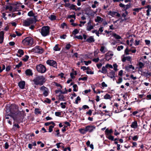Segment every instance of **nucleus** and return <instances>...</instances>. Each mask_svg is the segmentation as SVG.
<instances>
[{"label":"nucleus","mask_w":151,"mask_h":151,"mask_svg":"<svg viewBox=\"0 0 151 151\" xmlns=\"http://www.w3.org/2000/svg\"><path fill=\"white\" fill-rule=\"evenodd\" d=\"M24 114V111L17 110L14 113V116L13 117L14 120L18 123L22 122Z\"/></svg>","instance_id":"f257e3e1"},{"label":"nucleus","mask_w":151,"mask_h":151,"mask_svg":"<svg viewBox=\"0 0 151 151\" xmlns=\"http://www.w3.org/2000/svg\"><path fill=\"white\" fill-rule=\"evenodd\" d=\"M34 84L36 85L42 86L45 82V78L43 76H37L33 80Z\"/></svg>","instance_id":"f03ea898"},{"label":"nucleus","mask_w":151,"mask_h":151,"mask_svg":"<svg viewBox=\"0 0 151 151\" xmlns=\"http://www.w3.org/2000/svg\"><path fill=\"white\" fill-rule=\"evenodd\" d=\"M22 43L24 46H32L34 43V40L31 37H27L22 40Z\"/></svg>","instance_id":"7ed1b4c3"},{"label":"nucleus","mask_w":151,"mask_h":151,"mask_svg":"<svg viewBox=\"0 0 151 151\" xmlns=\"http://www.w3.org/2000/svg\"><path fill=\"white\" fill-rule=\"evenodd\" d=\"M50 27L49 26L42 27L40 32L42 35L43 37L49 35L50 34Z\"/></svg>","instance_id":"20e7f679"},{"label":"nucleus","mask_w":151,"mask_h":151,"mask_svg":"<svg viewBox=\"0 0 151 151\" xmlns=\"http://www.w3.org/2000/svg\"><path fill=\"white\" fill-rule=\"evenodd\" d=\"M36 68L38 72L42 73H45L46 71V68L45 66L41 64L37 65Z\"/></svg>","instance_id":"39448f33"},{"label":"nucleus","mask_w":151,"mask_h":151,"mask_svg":"<svg viewBox=\"0 0 151 151\" xmlns=\"http://www.w3.org/2000/svg\"><path fill=\"white\" fill-rule=\"evenodd\" d=\"M44 50L40 46H37L32 49L33 52L39 54H42L44 52Z\"/></svg>","instance_id":"423d86ee"},{"label":"nucleus","mask_w":151,"mask_h":151,"mask_svg":"<svg viewBox=\"0 0 151 151\" xmlns=\"http://www.w3.org/2000/svg\"><path fill=\"white\" fill-rule=\"evenodd\" d=\"M46 63L50 66H52L56 68H57V64L56 61L53 60H48L46 61Z\"/></svg>","instance_id":"0eeeda50"},{"label":"nucleus","mask_w":151,"mask_h":151,"mask_svg":"<svg viewBox=\"0 0 151 151\" xmlns=\"http://www.w3.org/2000/svg\"><path fill=\"white\" fill-rule=\"evenodd\" d=\"M23 25L25 27H28L31 24H34V23L32 21V19H31V18H29L25 20L24 21Z\"/></svg>","instance_id":"6e6552de"},{"label":"nucleus","mask_w":151,"mask_h":151,"mask_svg":"<svg viewBox=\"0 0 151 151\" xmlns=\"http://www.w3.org/2000/svg\"><path fill=\"white\" fill-rule=\"evenodd\" d=\"M40 90L43 91V94L45 97H46L48 95V89L44 86H42L40 88Z\"/></svg>","instance_id":"1a4fd4ad"},{"label":"nucleus","mask_w":151,"mask_h":151,"mask_svg":"<svg viewBox=\"0 0 151 151\" xmlns=\"http://www.w3.org/2000/svg\"><path fill=\"white\" fill-rule=\"evenodd\" d=\"M113 52L111 51H109L105 55L106 59L109 61L112 58L111 56L113 55Z\"/></svg>","instance_id":"9d476101"},{"label":"nucleus","mask_w":151,"mask_h":151,"mask_svg":"<svg viewBox=\"0 0 151 151\" xmlns=\"http://www.w3.org/2000/svg\"><path fill=\"white\" fill-rule=\"evenodd\" d=\"M87 132H88L89 133L92 132L96 129V127L93 125H88L86 127Z\"/></svg>","instance_id":"9b49d317"},{"label":"nucleus","mask_w":151,"mask_h":151,"mask_svg":"<svg viewBox=\"0 0 151 151\" xmlns=\"http://www.w3.org/2000/svg\"><path fill=\"white\" fill-rule=\"evenodd\" d=\"M115 71L113 70H111L109 73H107V76L109 77L110 78H113L115 77Z\"/></svg>","instance_id":"f8f14e48"},{"label":"nucleus","mask_w":151,"mask_h":151,"mask_svg":"<svg viewBox=\"0 0 151 151\" xmlns=\"http://www.w3.org/2000/svg\"><path fill=\"white\" fill-rule=\"evenodd\" d=\"M25 85V82L24 81H21L18 83V86L20 88L23 89L24 88Z\"/></svg>","instance_id":"ddd939ff"},{"label":"nucleus","mask_w":151,"mask_h":151,"mask_svg":"<svg viewBox=\"0 0 151 151\" xmlns=\"http://www.w3.org/2000/svg\"><path fill=\"white\" fill-rule=\"evenodd\" d=\"M4 32L3 31H1L0 32V43H2L4 40Z\"/></svg>","instance_id":"4468645a"},{"label":"nucleus","mask_w":151,"mask_h":151,"mask_svg":"<svg viewBox=\"0 0 151 151\" xmlns=\"http://www.w3.org/2000/svg\"><path fill=\"white\" fill-rule=\"evenodd\" d=\"M25 73L27 76H32L33 75L32 70L30 69L26 70L25 71Z\"/></svg>","instance_id":"2eb2a0df"},{"label":"nucleus","mask_w":151,"mask_h":151,"mask_svg":"<svg viewBox=\"0 0 151 151\" xmlns=\"http://www.w3.org/2000/svg\"><path fill=\"white\" fill-rule=\"evenodd\" d=\"M86 41L89 43L94 42L95 40L93 36H90L86 40Z\"/></svg>","instance_id":"dca6fc26"},{"label":"nucleus","mask_w":151,"mask_h":151,"mask_svg":"<svg viewBox=\"0 0 151 151\" xmlns=\"http://www.w3.org/2000/svg\"><path fill=\"white\" fill-rule=\"evenodd\" d=\"M130 126L132 128L134 129H136L137 128V122L135 121L132 122Z\"/></svg>","instance_id":"f3484780"},{"label":"nucleus","mask_w":151,"mask_h":151,"mask_svg":"<svg viewBox=\"0 0 151 151\" xmlns=\"http://www.w3.org/2000/svg\"><path fill=\"white\" fill-rule=\"evenodd\" d=\"M99 72H101V73H103L104 74H106L107 72V70L106 69V66L105 67L103 66L102 67L101 70H100L99 71Z\"/></svg>","instance_id":"a211bd4d"},{"label":"nucleus","mask_w":151,"mask_h":151,"mask_svg":"<svg viewBox=\"0 0 151 151\" xmlns=\"http://www.w3.org/2000/svg\"><path fill=\"white\" fill-rule=\"evenodd\" d=\"M105 132L106 136H107L110 135V134L113 132V131L112 129L109 130L108 129H106Z\"/></svg>","instance_id":"6ab92c4d"},{"label":"nucleus","mask_w":151,"mask_h":151,"mask_svg":"<svg viewBox=\"0 0 151 151\" xmlns=\"http://www.w3.org/2000/svg\"><path fill=\"white\" fill-rule=\"evenodd\" d=\"M86 127L85 128H81L79 129V131L81 134H84L86 133L87 131L86 130Z\"/></svg>","instance_id":"aec40b11"},{"label":"nucleus","mask_w":151,"mask_h":151,"mask_svg":"<svg viewBox=\"0 0 151 151\" xmlns=\"http://www.w3.org/2000/svg\"><path fill=\"white\" fill-rule=\"evenodd\" d=\"M103 19L101 18L100 17L97 16L96 19H95V21L96 22H102Z\"/></svg>","instance_id":"412c9836"},{"label":"nucleus","mask_w":151,"mask_h":151,"mask_svg":"<svg viewBox=\"0 0 151 151\" xmlns=\"http://www.w3.org/2000/svg\"><path fill=\"white\" fill-rule=\"evenodd\" d=\"M20 128V126L18 124H15L13 125L12 129L14 130H16L17 128L19 129Z\"/></svg>","instance_id":"4be33fe9"},{"label":"nucleus","mask_w":151,"mask_h":151,"mask_svg":"<svg viewBox=\"0 0 151 151\" xmlns=\"http://www.w3.org/2000/svg\"><path fill=\"white\" fill-rule=\"evenodd\" d=\"M93 29V26L90 24V25H88L86 27V30L88 31H91Z\"/></svg>","instance_id":"5701e85b"},{"label":"nucleus","mask_w":151,"mask_h":151,"mask_svg":"<svg viewBox=\"0 0 151 151\" xmlns=\"http://www.w3.org/2000/svg\"><path fill=\"white\" fill-rule=\"evenodd\" d=\"M50 124H52L53 125V126H55V123H54L52 121H51L50 122H47L45 124V126H49V125H50Z\"/></svg>","instance_id":"b1692460"},{"label":"nucleus","mask_w":151,"mask_h":151,"mask_svg":"<svg viewBox=\"0 0 151 151\" xmlns=\"http://www.w3.org/2000/svg\"><path fill=\"white\" fill-rule=\"evenodd\" d=\"M58 97L59 100L60 101H65L64 99L65 97L63 95L60 94L58 96Z\"/></svg>","instance_id":"393cba45"},{"label":"nucleus","mask_w":151,"mask_h":151,"mask_svg":"<svg viewBox=\"0 0 151 151\" xmlns=\"http://www.w3.org/2000/svg\"><path fill=\"white\" fill-rule=\"evenodd\" d=\"M58 44H56L53 48V50L55 51H60V48L59 47Z\"/></svg>","instance_id":"a878e982"},{"label":"nucleus","mask_w":151,"mask_h":151,"mask_svg":"<svg viewBox=\"0 0 151 151\" xmlns=\"http://www.w3.org/2000/svg\"><path fill=\"white\" fill-rule=\"evenodd\" d=\"M116 13H117L116 12L110 11L108 14L111 15L112 17H114V16L116 15Z\"/></svg>","instance_id":"bb28decb"},{"label":"nucleus","mask_w":151,"mask_h":151,"mask_svg":"<svg viewBox=\"0 0 151 151\" xmlns=\"http://www.w3.org/2000/svg\"><path fill=\"white\" fill-rule=\"evenodd\" d=\"M76 6L75 5L73 4H72L70 5V6L69 7V8L70 9H73V10H75L76 11L77 10V9H76Z\"/></svg>","instance_id":"cd10ccee"},{"label":"nucleus","mask_w":151,"mask_h":151,"mask_svg":"<svg viewBox=\"0 0 151 151\" xmlns=\"http://www.w3.org/2000/svg\"><path fill=\"white\" fill-rule=\"evenodd\" d=\"M49 18L52 21H54L56 20V17L55 15H51L50 17H49Z\"/></svg>","instance_id":"c85d7f7f"},{"label":"nucleus","mask_w":151,"mask_h":151,"mask_svg":"<svg viewBox=\"0 0 151 151\" xmlns=\"http://www.w3.org/2000/svg\"><path fill=\"white\" fill-rule=\"evenodd\" d=\"M73 13H74L73 15H70L68 16V18H73L74 19H76V16L75 15V12H73Z\"/></svg>","instance_id":"c756f323"},{"label":"nucleus","mask_w":151,"mask_h":151,"mask_svg":"<svg viewBox=\"0 0 151 151\" xmlns=\"http://www.w3.org/2000/svg\"><path fill=\"white\" fill-rule=\"evenodd\" d=\"M34 13H33L32 10H31L28 13L27 15L30 17H32L34 15Z\"/></svg>","instance_id":"7c9ffc66"},{"label":"nucleus","mask_w":151,"mask_h":151,"mask_svg":"<svg viewBox=\"0 0 151 151\" xmlns=\"http://www.w3.org/2000/svg\"><path fill=\"white\" fill-rule=\"evenodd\" d=\"M32 17H33V18H31V19H32V21L34 23V24L37 21V16H35V15L34 16H33Z\"/></svg>","instance_id":"2f4dec72"},{"label":"nucleus","mask_w":151,"mask_h":151,"mask_svg":"<svg viewBox=\"0 0 151 151\" xmlns=\"http://www.w3.org/2000/svg\"><path fill=\"white\" fill-rule=\"evenodd\" d=\"M113 37L117 39H119L121 38V37L119 35L116 33H114L113 35Z\"/></svg>","instance_id":"473e14b6"},{"label":"nucleus","mask_w":151,"mask_h":151,"mask_svg":"<svg viewBox=\"0 0 151 151\" xmlns=\"http://www.w3.org/2000/svg\"><path fill=\"white\" fill-rule=\"evenodd\" d=\"M106 137L110 140H111V141H113L114 140V137L111 135L106 136Z\"/></svg>","instance_id":"72a5a7b5"},{"label":"nucleus","mask_w":151,"mask_h":151,"mask_svg":"<svg viewBox=\"0 0 151 151\" xmlns=\"http://www.w3.org/2000/svg\"><path fill=\"white\" fill-rule=\"evenodd\" d=\"M73 91H74L76 92L78 91V87L76 84H74L73 86Z\"/></svg>","instance_id":"f704fd0d"},{"label":"nucleus","mask_w":151,"mask_h":151,"mask_svg":"<svg viewBox=\"0 0 151 151\" xmlns=\"http://www.w3.org/2000/svg\"><path fill=\"white\" fill-rule=\"evenodd\" d=\"M104 98L106 99H110L111 97L109 94L107 93L104 96Z\"/></svg>","instance_id":"c9c22d12"},{"label":"nucleus","mask_w":151,"mask_h":151,"mask_svg":"<svg viewBox=\"0 0 151 151\" xmlns=\"http://www.w3.org/2000/svg\"><path fill=\"white\" fill-rule=\"evenodd\" d=\"M22 65V61H20L18 64H17L16 65L15 67L14 68V69L16 68H19Z\"/></svg>","instance_id":"e433bc0d"},{"label":"nucleus","mask_w":151,"mask_h":151,"mask_svg":"<svg viewBox=\"0 0 151 151\" xmlns=\"http://www.w3.org/2000/svg\"><path fill=\"white\" fill-rule=\"evenodd\" d=\"M29 58V56L27 55H25L24 57L22 59V60L24 62L27 61Z\"/></svg>","instance_id":"4c0bfd02"},{"label":"nucleus","mask_w":151,"mask_h":151,"mask_svg":"<svg viewBox=\"0 0 151 151\" xmlns=\"http://www.w3.org/2000/svg\"><path fill=\"white\" fill-rule=\"evenodd\" d=\"M79 30L77 29H75L72 32V34L73 35H76L79 33Z\"/></svg>","instance_id":"58836bf2"},{"label":"nucleus","mask_w":151,"mask_h":151,"mask_svg":"<svg viewBox=\"0 0 151 151\" xmlns=\"http://www.w3.org/2000/svg\"><path fill=\"white\" fill-rule=\"evenodd\" d=\"M18 53L21 55H23L24 52L23 50L22 49H19L18 51Z\"/></svg>","instance_id":"ea45409f"},{"label":"nucleus","mask_w":151,"mask_h":151,"mask_svg":"<svg viewBox=\"0 0 151 151\" xmlns=\"http://www.w3.org/2000/svg\"><path fill=\"white\" fill-rule=\"evenodd\" d=\"M44 103H47L48 104H50L51 102L50 99H49L48 98H46V100L43 101Z\"/></svg>","instance_id":"a19ab883"},{"label":"nucleus","mask_w":151,"mask_h":151,"mask_svg":"<svg viewBox=\"0 0 151 151\" xmlns=\"http://www.w3.org/2000/svg\"><path fill=\"white\" fill-rule=\"evenodd\" d=\"M145 49H147L148 50L149 49V48L148 47H144L142 49V52H143V53H144V54H145V55H149V53H147L146 52H145L144 51L145 50Z\"/></svg>","instance_id":"79ce46f5"},{"label":"nucleus","mask_w":151,"mask_h":151,"mask_svg":"<svg viewBox=\"0 0 151 151\" xmlns=\"http://www.w3.org/2000/svg\"><path fill=\"white\" fill-rule=\"evenodd\" d=\"M72 46V45H71L69 43V44H67L66 45L65 48L66 50H68Z\"/></svg>","instance_id":"37998d69"},{"label":"nucleus","mask_w":151,"mask_h":151,"mask_svg":"<svg viewBox=\"0 0 151 151\" xmlns=\"http://www.w3.org/2000/svg\"><path fill=\"white\" fill-rule=\"evenodd\" d=\"M55 126L50 125L49 126V132H51L53 131V128Z\"/></svg>","instance_id":"c03bdc74"},{"label":"nucleus","mask_w":151,"mask_h":151,"mask_svg":"<svg viewBox=\"0 0 151 151\" xmlns=\"http://www.w3.org/2000/svg\"><path fill=\"white\" fill-rule=\"evenodd\" d=\"M62 112H56L55 113V114L56 116H60L61 115Z\"/></svg>","instance_id":"a18cd8bd"},{"label":"nucleus","mask_w":151,"mask_h":151,"mask_svg":"<svg viewBox=\"0 0 151 151\" xmlns=\"http://www.w3.org/2000/svg\"><path fill=\"white\" fill-rule=\"evenodd\" d=\"M83 63H85V64L86 65H88L89 64H91V60H88L87 61L84 60Z\"/></svg>","instance_id":"49530a36"},{"label":"nucleus","mask_w":151,"mask_h":151,"mask_svg":"<svg viewBox=\"0 0 151 151\" xmlns=\"http://www.w3.org/2000/svg\"><path fill=\"white\" fill-rule=\"evenodd\" d=\"M74 38H77L78 39L82 40L83 39L82 36L81 35H80L79 36H76Z\"/></svg>","instance_id":"de8ad7c7"},{"label":"nucleus","mask_w":151,"mask_h":151,"mask_svg":"<svg viewBox=\"0 0 151 151\" xmlns=\"http://www.w3.org/2000/svg\"><path fill=\"white\" fill-rule=\"evenodd\" d=\"M141 9H142V7H141V8H134V9H133V11H135V12H139V10H141Z\"/></svg>","instance_id":"09e8293b"},{"label":"nucleus","mask_w":151,"mask_h":151,"mask_svg":"<svg viewBox=\"0 0 151 151\" xmlns=\"http://www.w3.org/2000/svg\"><path fill=\"white\" fill-rule=\"evenodd\" d=\"M124 47L122 45H121L120 46H118L117 48V50L119 51H120L121 50H122L123 49Z\"/></svg>","instance_id":"8fccbe9b"},{"label":"nucleus","mask_w":151,"mask_h":151,"mask_svg":"<svg viewBox=\"0 0 151 151\" xmlns=\"http://www.w3.org/2000/svg\"><path fill=\"white\" fill-rule=\"evenodd\" d=\"M113 66H114V70L116 72V71H117L118 70L117 69V67L118 66L116 63H115L113 64Z\"/></svg>","instance_id":"3c124183"},{"label":"nucleus","mask_w":151,"mask_h":151,"mask_svg":"<svg viewBox=\"0 0 151 151\" xmlns=\"http://www.w3.org/2000/svg\"><path fill=\"white\" fill-rule=\"evenodd\" d=\"M122 81V78H119L118 81H116V83L118 84L120 83Z\"/></svg>","instance_id":"603ef678"},{"label":"nucleus","mask_w":151,"mask_h":151,"mask_svg":"<svg viewBox=\"0 0 151 151\" xmlns=\"http://www.w3.org/2000/svg\"><path fill=\"white\" fill-rule=\"evenodd\" d=\"M35 114L38 113L39 114H41V112L39 111V109H35Z\"/></svg>","instance_id":"864d4df0"},{"label":"nucleus","mask_w":151,"mask_h":151,"mask_svg":"<svg viewBox=\"0 0 151 151\" xmlns=\"http://www.w3.org/2000/svg\"><path fill=\"white\" fill-rule=\"evenodd\" d=\"M103 28H104V27H100V28H99V31L100 33V34H101L102 33H101L103 32Z\"/></svg>","instance_id":"5fc2aeb1"},{"label":"nucleus","mask_w":151,"mask_h":151,"mask_svg":"<svg viewBox=\"0 0 151 151\" xmlns=\"http://www.w3.org/2000/svg\"><path fill=\"white\" fill-rule=\"evenodd\" d=\"M128 67V66H126L125 67V69L126 71H127L128 72H131L132 71V70H131V69L129 68L128 69L127 68Z\"/></svg>","instance_id":"6e6d98bb"},{"label":"nucleus","mask_w":151,"mask_h":151,"mask_svg":"<svg viewBox=\"0 0 151 151\" xmlns=\"http://www.w3.org/2000/svg\"><path fill=\"white\" fill-rule=\"evenodd\" d=\"M81 99L79 96H78L76 99L75 100V103L76 104H78V101H81Z\"/></svg>","instance_id":"4d7b16f0"},{"label":"nucleus","mask_w":151,"mask_h":151,"mask_svg":"<svg viewBox=\"0 0 151 151\" xmlns=\"http://www.w3.org/2000/svg\"><path fill=\"white\" fill-rule=\"evenodd\" d=\"M104 46H102L101 47V48L100 49V50L101 52H102L103 53H104L105 52V51H104Z\"/></svg>","instance_id":"13d9d810"},{"label":"nucleus","mask_w":151,"mask_h":151,"mask_svg":"<svg viewBox=\"0 0 151 151\" xmlns=\"http://www.w3.org/2000/svg\"><path fill=\"white\" fill-rule=\"evenodd\" d=\"M11 66L10 65H8L6 67V70L7 71H9L11 69Z\"/></svg>","instance_id":"bf43d9fd"},{"label":"nucleus","mask_w":151,"mask_h":151,"mask_svg":"<svg viewBox=\"0 0 151 151\" xmlns=\"http://www.w3.org/2000/svg\"><path fill=\"white\" fill-rule=\"evenodd\" d=\"M9 147V145L8 142H6L5 144L4 148L6 149H7Z\"/></svg>","instance_id":"052dcab7"},{"label":"nucleus","mask_w":151,"mask_h":151,"mask_svg":"<svg viewBox=\"0 0 151 151\" xmlns=\"http://www.w3.org/2000/svg\"><path fill=\"white\" fill-rule=\"evenodd\" d=\"M67 127L66 125H64L62 129V131L63 132H65L66 131V128Z\"/></svg>","instance_id":"680f3d73"},{"label":"nucleus","mask_w":151,"mask_h":151,"mask_svg":"<svg viewBox=\"0 0 151 151\" xmlns=\"http://www.w3.org/2000/svg\"><path fill=\"white\" fill-rule=\"evenodd\" d=\"M54 83L55 84V86H56L57 87H60L61 89L62 88V86L60 84H59L57 83H56L55 82Z\"/></svg>","instance_id":"e2e57ef3"},{"label":"nucleus","mask_w":151,"mask_h":151,"mask_svg":"<svg viewBox=\"0 0 151 151\" xmlns=\"http://www.w3.org/2000/svg\"><path fill=\"white\" fill-rule=\"evenodd\" d=\"M138 138V136L137 135L135 136L132 138L133 140L135 141H137V140Z\"/></svg>","instance_id":"0e129e2a"},{"label":"nucleus","mask_w":151,"mask_h":151,"mask_svg":"<svg viewBox=\"0 0 151 151\" xmlns=\"http://www.w3.org/2000/svg\"><path fill=\"white\" fill-rule=\"evenodd\" d=\"M105 66L106 67V68H113L112 66L111 65L109 64H106Z\"/></svg>","instance_id":"69168bd1"},{"label":"nucleus","mask_w":151,"mask_h":151,"mask_svg":"<svg viewBox=\"0 0 151 151\" xmlns=\"http://www.w3.org/2000/svg\"><path fill=\"white\" fill-rule=\"evenodd\" d=\"M99 58H95L94 59H93V62H95V63H97L99 61Z\"/></svg>","instance_id":"338daca9"},{"label":"nucleus","mask_w":151,"mask_h":151,"mask_svg":"<svg viewBox=\"0 0 151 151\" xmlns=\"http://www.w3.org/2000/svg\"><path fill=\"white\" fill-rule=\"evenodd\" d=\"M92 113V111L91 109H89L88 111L86 112V114L91 116V115Z\"/></svg>","instance_id":"774afa93"}]
</instances>
